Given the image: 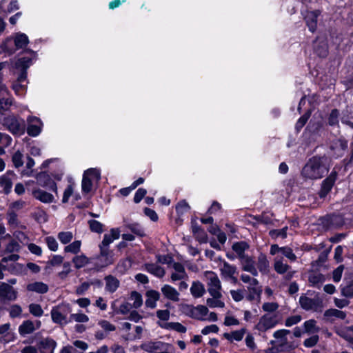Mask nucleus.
I'll list each match as a JSON object with an SVG mask.
<instances>
[{
  "label": "nucleus",
  "instance_id": "393cba45",
  "mask_svg": "<svg viewBox=\"0 0 353 353\" xmlns=\"http://www.w3.org/2000/svg\"><path fill=\"white\" fill-rule=\"evenodd\" d=\"M26 290L29 292H35L39 294H46L48 292V285L41 281H35L27 285Z\"/></svg>",
  "mask_w": 353,
  "mask_h": 353
},
{
  "label": "nucleus",
  "instance_id": "2f4dec72",
  "mask_svg": "<svg viewBox=\"0 0 353 353\" xmlns=\"http://www.w3.org/2000/svg\"><path fill=\"white\" fill-rule=\"evenodd\" d=\"M249 294L247 295L246 299L249 301L256 300L257 303H260L261 294L263 292L262 286L248 287Z\"/></svg>",
  "mask_w": 353,
  "mask_h": 353
},
{
  "label": "nucleus",
  "instance_id": "f03ea898",
  "mask_svg": "<svg viewBox=\"0 0 353 353\" xmlns=\"http://www.w3.org/2000/svg\"><path fill=\"white\" fill-rule=\"evenodd\" d=\"M319 225L324 231L342 228L345 224L343 216L340 214H327L318 219Z\"/></svg>",
  "mask_w": 353,
  "mask_h": 353
},
{
  "label": "nucleus",
  "instance_id": "2eb2a0df",
  "mask_svg": "<svg viewBox=\"0 0 353 353\" xmlns=\"http://www.w3.org/2000/svg\"><path fill=\"white\" fill-rule=\"evenodd\" d=\"M120 237V230L119 228L110 229V234H105L101 243L99 245V249L110 250L109 245L114 240L119 239Z\"/></svg>",
  "mask_w": 353,
  "mask_h": 353
},
{
  "label": "nucleus",
  "instance_id": "a18cd8bd",
  "mask_svg": "<svg viewBox=\"0 0 353 353\" xmlns=\"http://www.w3.org/2000/svg\"><path fill=\"white\" fill-rule=\"evenodd\" d=\"M339 110L336 108L332 109L327 117V124L332 127L339 126Z\"/></svg>",
  "mask_w": 353,
  "mask_h": 353
},
{
  "label": "nucleus",
  "instance_id": "473e14b6",
  "mask_svg": "<svg viewBox=\"0 0 353 353\" xmlns=\"http://www.w3.org/2000/svg\"><path fill=\"white\" fill-rule=\"evenodd\" d=\"M132 259L127 257L121 259L115 267L116 271L120 274H124L132 266Z\"/></svg>",
  "mask_w": 353,
  "mask_h": 353
},
{
  "label": "nucleus",
  "instance_id": "69168bd1",
  "mask_svg": "<svg viewBox=\"0 0 353 353\" xmlns=\"http://www.w3.org/2000/svg\"><path fill=\"white\" fill-rule=\"evenodd\" d=\"M239 261L242 265V270L243 271H246V268H252V266H254L255 264V261L253 258L248 254L245 256L244 259H239Z\"/></svg>",
  "mask_w": 353,
  "mask_h": 353
},
{
  "label": "nucleus",
  "instance_id": "58836bf2",
  "mask_svg": "<svg viewBox=\"0 0 353 353\" xmlns=\"http://www.w3.org/2000/svg\"><path fill=\"white\" fill-rule=\"evenodd\" d=\"M246 331L247 330L243 327L239 330L232 331L231 333L225 332L223 334V337L230 341H232V339L236 341H241L243 339L244 334L246 333Z\"/></svg>",
  "mask_w": 353,
  "mask_h": 353
},
{
  "label": "nucleus",
  "instance_id": "423d86ee",
  "mask_svg": "<svg viewBox=\"0 0 353 353\" xmlns=\"http://www.w3.org/2000/svg\"><path fill=\"white\" fill-rule=\"evenodd\" d=\"M100 179V172L96 168H89L84 171L81 181V192L83 194H89L93 187L92 180Z\"/></svg>",
  "mask_w": 353,
  "mask_h": 353
},
{
  "label": "nucleus",
  "instance_id": "c9c22d12",
  "mask_svg": "<svg viewBox=\"0 0 353 353\" xmlns=\"http://www.w3.org/2000/svg\"><path fill=\"white\" fill-rule=\"evenodd\" d=\"M190 292L194 298L201 297L205 292L203 284L200 281H194L190 288Z\"/></svg>",
  "mask_w": 353,
  "mask_h": 353
},
{
  "label": "nucleus",
  "instance_id": "864d4df0",
  "mask_svg": "<svg viewBox=\"0 0 353 353\" xmlns=\"http://www.w3.org/2000/svg\"><path fill=\"white\" fill-rule=\"evenodd\" d=\"M81 241H74L70 244L66 245L64 248L65 252H70L74 254H78L81 250Z\"/></svg>",
  "mask_w": 353,
  "mask_h": 353
},
{
  "label": "nucleus",
  "instance_id": "f8f14e48",
  "mask_svg": "<svg viewBox=\"0 0 353 353\" xmlns=\"http://www.w3.org/2000/svg\"><path fill=\"white\" fill-rule=\"evenodd\" d=\"M279 252L288 258L290 261H295L297 259L291 248L288 246L279 247L277 244L271 245L270 250L271 255H275Z\"/></svg>",
  "mask_w": 353,
  "mask_h": 353
},
{
  "label": "nucleus",
  "instance_id": "4be33fe9",
  "mask_svg": "<svg viewBox=\"0 0 353 353\" xmlns=\"http://www.w3.org/2000/svg\"><path fill=\"white\" fill-rule=\"evenodd\" d=\"M346 313L342 310L330 308L325 311L323 314V319L325 321L332 323L333 319H331V317H335L336 319L344 320L346 318Z\"/></svg>",
  "mask_w": 353,
  "mask_h": 353
},
{
  "label": "nucleus",
  "instance_id": "aec40b11",
  "mask_svg": "<svg viewBox=\"0 0 353 353\" xmlns=\"http://www.w3.org/2000/svg\"><path fill=\"white\" fill-rule=\"evenodd\" d=\"M220 270L222 276L232 279L234 283L237 281V279L234 276L236 273V267L235 265L223 261V268Z\"/></svg>",
  "mask_w": 353,
  "mask_h": 353
},
{
  "label": "nucleus",
  "instance_id": "20e7f679",
  "mask_svg": "<svg viewBox=\"0 0 353 353\" xmlns=\"http://www.w3.org/2000/svg\"><path fill=\"white\" fill-rule=\"evenodd\" d=\"M96 261L94 263V268L97 271H101L104 268L112 265L115 262L114 253L113 250L99 249V254L95 257Z\"/></svg>",
  "mask_w": 353,
  "mask_h": 353
},
{
  "label": "nucleus",
  "instance_id": "5fc2aeb1",
  "mask_svg": "<svg viewBox=\"0 0 353 353\" xmlns=\"http://www.w3.org/2000/svg\"><path fill=\"white\" fill-rule=\"evenodd\" d=\"M190 207L185 200H181L177 203L175 210L178 216L183 215L190 210Z\"/></svg>",
  "mask_w": 353,
  "mask_h": 353
},
{
  "label": "nucleus",
  "instance_id": "338daca9",
  "mask_svg": "<svg viewBox=\"0 0 353 353\" xmlns=\"http://www.w3.org/2000/svg\"><path fill=\"white\" fill-rule=\"evenodd\" d=\"M12 161L16 168H19L23 165V154L20 151H17L12 157Z\"/></svg>",
  "mask_w": 353,
  "mask_h": 353
},
{
  "label": "nucleus",
  "instance_id": "3c124183",
  "mask_svg": "<svg viewBox=\"0 0 353 353\" xmlns=\"http://www.w3.org/2000/svg\"><path fill=\"white\" fill-rule=\"evenodd\" d=\"M90 230L92 232L101 234L103 232L104 225L95 219H90L88 221Z\"/></svg>",
  "mask_w": 353,
  "mask_h": 353
},
{
  "label": "nucleus",
  "instance_id": "8fccbe9b",
  "mask_svg": "<svg viewBox=\"0 0 353 353\" xmlns=\"http://www.w3.org/2000/svg\"><path fill=\"white\" fill-rule=\"evenodd\" d=\"M126 227L132 232V234L139 237H143L145 236L144 230L138 223H129L126 225Z\"/></svg>",
  "mask_w": 353,
  "mask_h": 353
},
{
  "label": "nucleus",
  "instance_id": "f704fd0d",
  "mask_svg": "<svg viewBox=\"0 0 353 353\" xmlns=\"http://www.w3.org/2000/svg\"><path fill=\"white\" fill-rule=\"evenodd\" d=\"M270 263L265 254L261 253L258 257L257 268L262 274H267L269 271Z\"/></svg>",
  "mask_w": 353,
  "mask_h": 353
},
{
  "label": "nucleus",
  "instance_id": "09e8293b",
  "mask_svg": "<svg viewBox=\"0 0 353 353\" xmlns=\"http://www.w3.org/2000/svg\"><path fill=\"white\" fill-rule=\"evenodd\" d=\"M75 268L80 269L89 263V259L83 254L76 255L72 260Z\"/></svg>",
  "mask_w": 353,
  "mask_h": 353
},
{
  "label": "nucleus",
  "instance_id": "052dcab7",
  "mask_svg": "<svg viewBox=\"0 0 353 353\" xmlns=\"http://www.w3.org/2000/svg\"><path fill=\"white\" fill-rule=\"evenodd\" d=\"M310 117V112H305L296 121L295 124V129L296 131H300L301 129L306 124L307 120Z\"/></svg>",
  "mask_w": 353,
  "mask_h": 353
},
{
  "label": "nucleus",
  "instance_id": "6e6d98bb",
  "mask_svg": "<svg viewBox=\"0 0 353 353\" xmlns=\"http://www.w3.org/2000/svg\"><path fill=\"white\" fill-rule=\"evenodd\" d=\"M288 228L287 226L281 228V229H274L270 231V236L272 239H276L278 237H281L282 239H285L288 236L287 231Z\"/></svg>",
  "mask_w": 353,
  "mask_h": 353
},
{
  "label": "nucleus",
  "instance_id": "c756f323",
  "mask_svg": "<svg viewBox=\"0 0 353 353\" xmlns=\"http://www.w3.org/2000/svg\"><path fill=\"white\" fill-rule=\"evenodd\" d=\"M159 325L161 328L168 330H174L179 333H185L187 331L186 327L179 322H167L159 323Z\"/></svg>",
  "mask_w": 353,
  "mask_h": 353
},
{
  "label": "nucleus",
  "instance_id": "680f3d73",
  "mask_svg": "<svg viewBox=\"0 0 353 353\" xmlns=\"http://www.w3.org/2000/svg\"><path fill=\"white\" fill-rule=\"evenodd\" d=\"M12 105V99L10 98H1L0 99V114L3 113L10 109Z\"/></svg>",
  "mask_w": 353,
  "mask_h": 353
},
{
  "label": "nucleus",
  "instance_id": "bf43d9fd",
  "mask_svg": "<svg viewBox=\"0 0 353 353\" xmlns=\"http://www.w3.org/2000/svg\"><path fill=\"white\" fill-rule=\"evenodd\" d=\"M57 236L60 242L64 245L69 243L73 238L72 233L69 231L60 232Z\"/></svg>",
  "mask_w": 353,
  "mask_h": 353
},
{
  "label": "nucleus",
  "instance_id": "5701e85b",
  "mask_svg": "<svg viewBox=\"0 0 353 353\" xmlns=\"http://www.w3.org/2000/svg\"><path fill=\"white\" fill-rule=\"evenodd\" d=\"M347 147L348 141L345 138L341 137L333 142L331 148L337 152L338 156H343Z\"/></svg>",
  "mask_w": 353,
  "mask_h": 353
},
{
  "label": "nucleus",
  "instance_id": "ea45409f",
  "mask_svg": "<svg viewBox=\"0 0 353 353\" xmlns=\"http://www.w3.org/2000/svg\"><path fill=\"white\" fill-rule=\"evenodd\" d=\"M341 121L353 129V107L347 108L343 111Z\"/></svg>",
  "mask_w": 353,
  "mask_h": 353
},
{
  "label": "nucleus",
  "instance_id": "a211bd4d",
  "mask_svg": "<svg viewBox=\"0 0 353 353\" xmlns=\"http://www.w3.org/2000/svg\"><path fill=\"white\" fill-rule=\"evenodd\" d=\"M32 195L35 199L43 203H52L54 199V196L51 193L40 188H34L32 190Z\"/></svg>",
  "mask_w": 353,
  "mask_h": 353
},
{
  "label": "nucleus",
  "instance_id": "a19ab883",
  "mask_svg": "<svg viewBox=\"0 0 353 353\" xmlns=\"http://www.w3.org/2000/svg\"><path fill=\"white\" fill-rule=\"evenodd\" d=\"M206 276L209 280L208 285L209 288H214L216 289H221V281L217 274L212 271H208L205 272Z\"/></svg>",
  "mask_w": 353,
  "mask_h": 353
},
{
  "label": "nucleus",
  "instance_id": "6e6552de",
  "mask_svg": "<svg viewBox=\"0 0 353 353\" xmlns=\"http://www.w3.org/2000/svg\"><path fill=\"white\" fill-rule=\"evenodd\" d=\"M338 172L334 169L332 170L330 174L323 180L321 188L318 192V195L321 199H324L331 192L335 182L337 179Z\"/></svg>",
  "mask_w": 353,
  "mask_h": 353
},
{
  "label": "nucleus",
  "instance_id": "c85d7f7f",
  "mask_svg": "<svg viewBox=\"0 0 353 353\" xmlns=\"http://www.w3.org/2000/svg\"><path fill=\"white\" fill-rule=\"evenodd\" d=\"M61 307L60 305L57 306H54L52 308L50 314H51V318L52 321L57 324L62 325L63 322L64 321V324H67L66 321V316L63 314L60 311L59 309Z\"/></svg>",
  "mask_w": 353,
  "mask_h": 353
},
{
  "label": "nucleus",
  "instance_id": "79ce46f5",
  "mask_svg": "<svg viewBox=\"0 0 353 353\" xmlns=\"http://www.w3.org/2000/svg\"><path fill=\"white\" fill-rule=\"evenodd\" d=\"M325 281V276L321 273L310 274L308 281L312 286L321 288V284Z\"/></svg>",
  "mask_w": 353,
  "mask_h": 353
},
{
  "label": "nucleus",
  "instance_id": "13d9d810",
  "mask_svg": "<svg viewBox=\"0 0 353 353\" xmlns=\"http://www.w3.org/2000/svg\"><path fill=\"white\" fill-rule=\"evenodd\" d=\"M21 250V245L19 243L15 241L14 239H12L6 247V252L7 253H12V252H19Z\"/></svg>",
  "mask_w": 353,
  "mask_h": 353
},
{
  "label": "nucleus",
  "instance_id": "e2e57ef3",
  "mask_svg": "<svg viewBox=\"0 0 353 353\" xmlns=\"http://www.w3.org/2000/svg\"><path fill=\"white\" fill-rule=\"evenodd\" d=\"M24 270V265L22 263H16L10 264L8 267V271L14 275L21 274Z\"/></svg>",
  "mask_w": 353,
  "mask_h": 353
},
{
  "label": "nucleus",
  "instance_id": "4468645a",
  "mask_svg": "<svg viewBox=\"0 0 353 353\" xmlns=\"http://www.w3.org/2000/svg\"><path fill=\"white\" fill-rule=\"evenodd\" d=\"M191 228L193 236L199 243H207L208 242V236L206 232L196 221H191Z\"/></svg>",
  "mask_w": 353,
  "mask_h": 353
},
{
  "label": "nucleus",
  "instance_id": "4d7b16f0",
  "mask_svg": "<svg viewBox=\"0 0 353 353\" xmlns=\"http://www.w3.org/2000/svg\"><path fill=\"white\" fill-rule=\"evenodd\" d=\"M29 311L31 314L36 317H41L43 314V310L41 306L37 303H31L29 305Z\"/></svg>",
  "mask_w": 353,
  "mask_h": 353
},
{
  "label": "nucleus",
  "instance_id": "49530a36",
  "mask_svg": "<svg viewBox=\"0 0 353 353\" xmlns=\"http://www.w3.org/2000/svg\"><path fill=\"white\" fill-rule=\"evenodd\" d=\"M0 186L3 187V192L5 194H10L12 188V182L11 179L6 175L1 176Z\"/></svg>",
  "mask_w": 353,
  "mask_h": 353
},
{
  "label": "nucleus",
  "instance_id": "0e129e2a",
  "mask_svg": "<svg viewBox=\"0 0 353 353\" xmlns=\"http://www.w3.org/2000/svg\"><path fill=\"white\" fill-rule=\"evenodd\" d=\"M131 298L134 299V303L132 305V307L139 308L142 305L143 299L141 294L139 292L137 291H132L131 292Z\"/></svg>",
  "mask_w": 353,
  "mask_h": 353
},
{
  "label": "nucleus",
  "instance_id": "0eeeda50",
  "mask_svg": "<svg viewBox=\"0 0 353 353\" xmlns=\"http://www.w3.org/2000/svg\"><path fill=\"white\" fill-rule=\"evenodd\" d=\"M36 179L39 185L57 194L58 188L57 183L52 179V176L46 171H41L36 175Z\"/></svg>",
  "mask_w": 353,
  "mask_h": 353
},
{
  "label": "nucleus",
  "instance_id": "39448f33",
  "mask_svg": "<svg viewBox=\"0 0 353 353\" xmlns=\"http://www.w3.org/2000/svg\"><path fill=\"white\" fill-rule=\"evenodd\" d=\"M3 124L13 135H21L26 132V124L23 119L20 122L14 115L5 117Z\"/></svg>",
  "mask_w": 353,
  "mask_h": 353
},
{
  "label": "nucleus",
  "instance_id": "7ed1b4c3",
  "mask_svg": "<svg viewBox=\"0 0 353 353\" xmlns=\"http://www.w3.org/2000/svg\"><path fill=\"white\" fill-rule=\"evenodd\" d=\"M299 303L301 307L305 311L321 312L323 307V301L319 293H316L314 298H310L303 294L299 298Z\"/></svg>",
  "mask_w": 353,
  "mask_h": 353
},
{
  "label": "nucleus",
  "instance_id": "bb28decb",
  "mask_svg": "<svg viewBox=\"0 0 353 353\" xmlns=\"http://www.w3.org/2000/svg\"><path fill=\"white\" fill-rule=\"evenodd\" d=\"M105 281V290L114 293L119 288L120 285L119 280L112 275L105 276L104 278Z\"/></svg>",
  "mask_w": 353,
  "mask_h": 353
},
{
  "label": "nucleus",
  "instance_id": "b1692460",
  "mask_svg": "<svg viewBox=\"0 0 353 353\" xmlns=\"http://www.w3.org/2000/svg\"><path fill=\"white\" fill-rule=\"evenodd\" d=\"M161 292L164 296L172 301H178L179 300V293L172 286L165 284L161 288Z\"/></svg>",
  "mask_w": 353,
  "mask_h": 353
},
{
  "label": "nucleus",
  "instance_id": "f257e3e1",
  "mask_svg": "<svg viewBox=\"0 0 353 353\" xmlns=\"http://www.w3.org/2000/svg\"><path fill=\"white\" fill-rule=\"evenodd\" d=\"M330 168V159L325 154L310 157L301 170L305 179H319L325 176Z\"/></svg>",
  "mask_w": 353,
  "mask_h": 353
},
{
  "label": "nucleus",
  "instance_id": "72a5a7b5",
  "mask_svg": "<svg viewBox=\"0 0 353 353\" xmlns=\"http://www.w3.org/2000/svg\"><path fill=\"white\" fill-rule=\"evenodd\" d=\"M145 270L157 277H163L165 274L164 269L154 263H145Z\"/></svg>",
  "mask_w": 353,
  "mask_h": 353
},
{
  "label": "nucleus",
  "instance_id": "a878e982",
  "mask_svg": "<svg viewBox=\"0 0 353 353\" xmlns=\"http://www.w3.org/2000/svg\"><path fill=\"white\" fill-rule=\"evenodd\" d=\"M165 344L162 341H148L141 344L140 348L148 353H153L155 350H161Z\"/></svg>",
  "mask_w": 353,
  "mask_h": 353
},
{
  "label": "nucleus",
  "instance_id": "9b49d317",
  "mask_svg": "<svg viewBox=\"0 0 353 353\" xmlns=\"http://www.w3.org/2000/svg\"><path fill=\"white\" fill-rule=\"evenodd\" d=\"M26 132L30 137H35L40 134L43 123L41 120L35 116H29L27 119Z\"/></svg>",
  "mask_w": 353,
  "mask_h": 353
},
{
  "label": "nucleus",
  "instance_id": "37998d69",
  "mask_svg": "<svg viewBox=\"0 0 353 353\" xmlns=\"http://www.w3.org/2000/svg\"><path fill=\"white\" fill-rule=\"evenodd\" d=\"M304 332L313 334L318 333L320 331L319 327L316 325V321L314 319H310L303 323Z\"/></svg>",
  "mask_w": 353,
  "mask_h": 353
},
{
  "label": "nucleus",
  "instance_id": "cd10ccee",
  "mask_svg": "<svg viewBox=\"0 0 353 353\" xmlns=\"http://www.w3.org/2000/svg\"><path fill=\"white\" fill-rule=\"evenodd\" d=\"M341 294L347 298L353 297V279L345 278L341 285Z\"/></svg>",
  "mask_w": 353,
  "mask_h": 353
},
{
  "label": "nucleus",
  "instance_id": "774afa93",
  "mask_svg": "<svg viewBox=\"0 0 353 353\" xmlns=\"http://www.w3.org/2000/svg\"><path fill=\"white\" fill-rule=\"evenodd\" d=\"M8 215V224L10 226H15L17 227L19 221L18 220V216L17 213L12 210L8 211L7 213Z\"/></svg>",
  "mask_w": 353,
  "mask_h": 353
},
{
  "label": "nucleus",
  "instance_id": "1a4fd4ad",
  "mask_svg": "<svg viewBox=\"0 0 353 353\" xmlns=\"http://www.w3.org/2000/svg\"><path fill=\"white\" fill-rule=\"evenodd\" d=\"M313 52L319 58H325L329 53L327 39L325 37L318 36L312 43Z\"/></svg>",
  "mask_w": 353,
  "mask_h": 353
},
{
  "label": "nucleus",
  "instance_id": "603ef678",
  "mask_svg": "<svg viewBox=\"0 0 353 353\" xmlns=\"http://www.w3.org/2000/svg\"><path fill=\"white\" fill-rule=\"evenodd\" d=\"M282 258L279 260H275L274 268V270L279 274H285L290 268L288 264L283 263Z\"/></svg>",
  "mask_w": 353,
  "mask_h": 353
},
{
  "label": "nucleus",
  "instance_id": "c03bdc74",
  "mask_svg": "<svg viewBox=\"0 0 353 353\" xmlns=\"http://www.w3.org/2000/svg\"><path fill=\"white\" fill-rule=\"evenodd\" d=\"M279 347L281 352L292 353L297 348L298 344L294 341H288V339L283 342H279Z\"/></svg>",
  "mask_w": 353,
  "mask_h": 353
},
{
  "label": "nucleus",
  "instance_id": "412c9836",
  "mask_svg": "<svg viewBox=\"0 0 353 353\" xmlns=\"http://www.w3.org/2000/svg\"><path fill=\"white\" fill-rule=\"evenodd\" d=\"M145 296L147 297L145 304L147 307L154 308L157 306V301L160 299V293L154 290L146 291Z\"/></svg>",
  "mask_w": 353,
  "mask_h": 353
},
{
  "label": "nucleus",
  "instance_id": "6ab92c4d",
  "mask_svg": "<svg viewBox=\"0 0 353 353\" xmlns=\"http://www.w3.org/2000/svg\"><path fill=\"white\" fill-rule=\"evenodd\" d=\"M250 248V245L245 241L234 242L232 245V251L236 254L239 259H244L245 251Z\"/></svg>",
  "mask_w": 353,
  "mask_h": 353
},
{
  "label": "nucleus",
  "instance_id": "9d476101",
  "mask_svg": "<svg viewBox=\"0 0 353 353\" xmlns=\"http://www.w3.org/2000/svg\"><path fill=\"white\" fill-rule=\"evenodd\" d=\"M277 323L276 316H269L265 314L260 318L259 321L255 325L254 329L265 332L269 329L274 327Z\"/></svg>",
  "mask_w": 353,
  "mask_h": 353
},
{
  "label": "nucleus",
  "instance_id": "de8ad7c7",
  "mask_svg": "<svg viewBox=\"0 0 353 353\" xmlns=\"http://www.w3.org/2000/svg\"><path fill=\"white\" fill-rule=\"evenodd\" d=\"M183 309H184L183 312L189 317L196 319V320H199V321L204 320L203 318L200 316L196 313V306L187 304V305H185V306L183 307Z\"/></svg>",
  "mask_w": 353,
  "mask_h": 353
},
{
  "label": "nucleus",
  "instance_id": "e433bc0d",
  "mask_svg": "<svg viewBox=\"0 0 353 353\" xmlns=\"http://www.w3.org/2000/svg\"><path fill=\"white\" fill-rule=\"evenodd\" d=\"M14 42L17 49H22L27 46L29 43V39L26 34L18 32L15 35Z\"/></svg>",
  "mask_w": 353,
  "mask_h": 353
},
{
  "label": "nucleus",
  "instance_id": "dca6fc26",
  "mask_svg": "<svg viewBox=\"0 0 353 353\" xmlns=\"http://www.w3.org/2000/svg\"><path fill=\"white\" fill-rule=\"evenodd\" d=\"M57 343L50 337L43 339L37 343V348L41 353H54Z\"/></svg>",
  "mask_w": 353,
  "mask_h": 353
},
{
  "label": "nucleus",
  "instance_id": "f3484780",
  "mask_svg": "<svg viewBox=\"0 0 353 353\" xmlns=\"http://www.w3.org/2000/svg\"><path fill=\"white\" fill-rule=\"evenodd\" d=\"M320 14V11L318 10L308 12L304 17L306 26L308 30L314 33L317 28L318 17Z\"/></svg>",
  "mask_w": 353,
  "mask_h": 353
},
{
  "label": "nucleus",
  "instance_id": "7c9ffc66",
  "mask_svg": "<svg viewBox=\"0 0 353 353\" xmlns=\"http://www.w3.org/2000/svg\"><path fill=\"white\" fill-rule=\"evenodd\" d=\"M33 322L31 320H26L19 327V333L21 336H26L32 334L35 330Z\"/></svg>",
  "mask_w": 353,
  "mask_h": 353
},
{
  "label": "nucleus",
  "instance_id": "4c0bfd02",
  "mask_svg": "<svg viewBox=\"0 0 353 353\" xmlns=\"http://www.w3.org/2000/svg\"><path fill=\"white\" fill-rule=\"evenodd\" d=\"M32 57H23L19 58L14 63V68L17 70L27 71L32 64Z\"/></svg>",
  "mask_w": 353,
  "mask_h": 353
},
{
  "label": "nucleus",
  "instance_id": "ddd939ff",
  "mask_svg": "<svg viewBox=\"0 0 353 353\" xmlns=\"http://www.w3.org/2000/svg\"><path fill=\"white\" fill-rule=\"evenodd\" d=\"M0 298L8 301H15L17 298V291L5 282L0 283Z\"/></svg>",
  "mask_w": 353,
  "mask_h": 353
}]
</instances>
